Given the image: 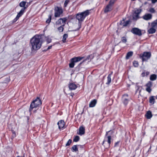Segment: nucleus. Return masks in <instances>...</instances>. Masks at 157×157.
I'll list each match as a JSON object with an SVG mask.
<instances>
[{
  "label": "nucleus",
  "mask_w": 157,
  "mask_h": 157,
  "mask_svg": "<svg viewBox=\"0 0 157 157\" xmlns=\"http://www.w3.org/2000/svg\"><path fill=\"white\" fill-rule=\"evenodd\" d=\"M123 99L125 104H126L128 102V95L127 94H124L123 97Z\"/></svg>",
  "instance_id": "16"
},
{
  "label": "nucleus",
  "mask_w": 157,
  "mask_h": 157,
  "mask_svg": "<svg viewBox=\"0 0 157 157\" xmlns=\"http://www.w3.org/2000/svg\"><path fill=\"white\" fill-rule=\"evenodd\" d=\"M118 144V142L116 143L115 144V146H116Z\"/></svg>",
  "instance_id": "44"
},
{
  "label": "nucleus",
  "mask_w": 157,
  "mask_h": 157,
  "mask_svg": "<svg viewBox=\"0 0 157 157\" xmlns=\"http://www.w3.org/2000/svg\"><path fill=\"white\" fill-rule=\"evenodd\" d=\"M96 102L97 101L95 99H94L91 101L89 104L90 107H92L94 106L96 103Z\"/></svg>",
  "instance_id": "19"
},
{
  "label": "nucleus",
  "mask_w": 157,
  "mask_h": 157,
  "mask_svg": "<svg viewBox=\"0 0 157 157\" xmlns=\"http://www.w3.org/2000/svg\"><path fill=\"white\" fill-rule=\"evenodd\" d=\"M146 116L147 119H150L152 116L151 112L150 111H148L146 115Z\"/></svg>",
  "instance_id": "21"
},
{
  "label": "nucleus",
  "mask_w": 157,
  "mask_h": 157,
  "mask_svg": "<svg viewBox=\"0 0 157 157\" xmlns=\"http://www.w3.org/2000/svg\"><path fill=\"white\" fill-rule=\"evenodd\" d=\"M52 48V45L49 46L48 47V48H47V50H49V49H51Z\"/></svg>",
  "instance_id": "42"
},
{
  "label": "nucleus",
  "mask_w": 157,
  "mask_h": 157,
  "mask_svg": "<svg viewBox=\"0 0 157 157\" xmlns=\"http://www.w3.org/2000/svg\"><path fill=\"white\" fill-rule=\"evenodd\" d=\"M146 86H147L146 88V91L149 93H150L151 91V89L150 88L152 86L151 82H149L147 83Z\"/></svg>",
  "instance_id": "13"
},
{
  "label": "nucleus",
  "mask_w": 157,
  "mask_h": 157,
  "mask_svg": "<svg viewBox=\"0 0 157 157\" xmlns=\"http://www.w3.org/2000/svg\"><path fill=\"white\" fill-rule=\"evenodd\" d=\"M79 137L78 136H76L73 140V141L75 142H77L79 140Z\"/></svg>",
  "instance_id": "32"
},
{
  "label": "nucleus",
  "mask_w": 157,
  "mask_h": 157,
  "mask_svg": "<svg viewBox=\"0 0 157 157\" xmlns=\"http://www.w3.org/2000/svg\"><path fill=\"white\" fill-rule=\"evenodd\" d=\"M69 89L71 90H74L77 87V86L74 83H70L69 85Z\"/></svg>",
  "instance_id": "15"
},
{
  "label": "nucleus",
  "mask_w": 157,
  "mask_h": 157,
  "mask_svg": "<svg viewBox=\"0 0 157 157\" xmlns=\"http://www.w3.org/2000/svg\"><path fill=\"white\" fill-rule=\"evenodd\" d=\"M26 2H22L20 3L19 6L21 7H24V9L26 8V7H25V4Z\"/></svg>",
  "instance_id": "25"
},
{
  "label": "nucleus",
  "mask_w": 157,
  "mask_h": 157,
  "mask_svg": "<svg viewBox=\"0 0 157 157\" xmlns=\"http://www.w3.org/2000/svg\"><path fill=\"white\" fill-rule=\"evenodd\" d=\"M133 54L132 52H128L126 56V58L127 59H128L130 57L132 56Z\"/></svg>",
  "instance_id": "22"
},
{
  "label": "nucleus",
  "mask_w": 157,
  "mask_h": 157,
  "mask_svg": "<svg viewBox=\"0 0 157 157\" xmlns=\"http://www.w3.org/2000/svg\"><path fill=\"white\" fill-rule=\"evenodd\" d=\"M72 142V140L69 139L66 144V146H67L69 145Z\"/></svg>",
  "instance_id": "35"
},
{
  "label": "nucleus",
  "mask_w": 157,
  "mask_h": 157,
  "mask_svg": "<svg viewBox=\"0 0 157 157\" xmlns=\"http://www.w3.org/2000/svg\"><path fill=\"white\" fill-rule=\"evenodd\" d=\"M24 12V10L21 9L18 13L16 17L14 19L13 21L15 22L23 14Z\"/></svg>",
  "instance_id": "9"
},
{
  "label": "nucleus",
  "mask_w": 157,
  "mask_h": 157,
  "mask_svg": "<svg viewBox=\"0 0 157 157\" xmlns=\"http://www.w3.org/2000/svg\"><path fill=\"white\" fill-rule=\"evenodd\" d=\"M55 9L56 11L55 13V16L56 17H59L63 13L62 10L58 7H57Z\"/></svg>",
  "instance_id": "7"
},
{
  "label": "nucleus",
  "mask_w": 157,
  "mask_h": 157,
  "mask_svg": "<svg viewBox=\"0 0 157 157\" xmlns=\"http://www.w3.org/2000/svg\"><path fill=\"white\" fill-rule=\"evenodd\" d=\"M121 40L123 42L125 43L127 42V39L125 37H122Z\"/></svg>",
  "instance_id": "38"
},
{
  "label": "nucleus",
  "mask_w": 157,
  "mask_h": 157,
  "mask_svg": "<svg viewBox=\"0 0 157 157\" xmlns=\"http://www.w3.org/2000/svg\"><path fill=\"white\" fill-rule=\"evenodd\" d=\"M71 63H70L69 64V66L70 68H73L74 67L75 63L73 62H72V61H71Z\"/></svg>",
  "instance_id": "30"
},
{
  "label": "nucleus",
  "mask_w": 157,
  "mask_h": 157,
  "mask_svg": "<svg viewBox=\"0 0 157 157\" xmlns=\"http://www.w3.org/2000/svg\"><path fill=\"white\" fill-rule=\"evenodd\" d=\"M41 104V101L38 98H37L35 100L33 101L31 103L29 110L31 111L34 108H36L40 105Z\"/></svg>",
  "instance_id": "3"
},
{
  "label": "nucleus",
  "mask_w": 157,
  "mask_h": 157,
  "mask_svg": "<svg viewBox=\"0 0 157 157\" xmlns=\"http://www.w3.org/2000/svg\"><path fill=\"white\" fill-rule=\"evenodd\" d=\"M63 26H60L58 28V30L59 32H62L63 30Z\"/></svg>",
  "instance_id": "31"
},
{
  "label": "nucleus",
  "mask_w": 157,
  "mask_h": 157,
  "mask_svg": "<svg viewBox=\"0 0 157 157\" xmlns=\"http://www.w3.org/2000/svg\"><path fill=\"white\" fill-rule=\"evenodd\" d=\"M105 142H106V140H105L103 141V143H102V144L103 145H104V143H105Z\"/></svg>",
  "instance_id": "43"
},
{
  "label": "nucleus",
  "mask_w": 157,
  "mask_h": 157,
  "mask_svg": "<svg viewBox=\"0 0 157 157\" xmlns=\"http://www.w3.org/2000/svg\"><path fill=\"white\" fill-rule=\"evenodd\" d=\"M152 2L153 3H154L157 1V0H151Z\"/></svg>",
  "instance_id": "41"
},
{
  "label": "nucleus",
  "mask_w": 157,
  "mask_h": 157,
  "mask_svg": "<svg viewBox=\"0 0 157 157\" xmlns=\"http://www.w3.org/2000/svg\"><path fill=\"white\" fill-rule=\"evenodd\" d=\"M67 19L66 18H60L56 21V24L57 25H61L62 26H64L66 23Z\"/></svg>",
  "instance_id": "6"
},
{
  "label": "nucleus",
  "mask_w": 157,
  "mask_h": 157,
  "mask_svg": "<svg viewBox=\"0 0 157 157\" xmlns=\"http://www.w3.org/2000/svg\"><path fill=\"white\" fill-rule=\"evenodd\" d=\"M67 36L68 35L67 34H65L63 35L62 41L63 43L66 42V40Z\"/></svg>",
  "instance_id": "23"
},
{
  "label": "nucleus",
  "mask_w": 157,
  "mask_h": 157,
  "mask_svg": "<svg viewBox=\"0 0 157 157\" xmlns=\"http://www.w3.org/2000/svg\"><path fill=\"white\" fill-rule=\"evenodd\" d=\"M152 15L150 13H147L144 15L143 17V18L146 20H150L152 18Z\"/></svg>",
  "instance_id": "12"
},
{
  "label": "nucleus",
  "mask_w": 157,
  "mask_h": 157,
  "mask_svg": "<svg viewBox=\"0 0 157 157\" xmlns=\"http://www.w3.org/2000/svg\"><path fill=\"white\" fill-rule=\"evenodd\" d=\"M72 151H76L78 150V148L76 145H74L72 147Z\"/></svg>",
  "instance_id": "29"
},
{
  "label": "nucleus",
  "mask_w": 157,
  "mask_h": 157,
  "mask_svg": "<svg viewBox=\"0 0 157 157\" xmlns=\"http://www.w3.org/2000/svg\"><path fill=\"white\" fill-rule=\"evenodd\" d=\"M135 0H131V1H135Z\"/></svg>",
  "instance_id": "48"
},
{
  "label": "nucleus",
  "mask_w": 157,
  "mask_h": 157,
  "mask_svg": "<svg viewBox=\"0 0 157 157\" xmlns=\"http://www.w3.org/2000/svg\"><path fill=\"white\" fill-rule=\"evenodd\" d=\"M156 98L157 99V95L156 96Z\"/></svg>",
  "instance_id": "50"
},
{
  "label": "nucleus",
  "mask_w": 157,
  "mask_h": 157,
  "mask_svg": "<svg viewBox=\"0 0 157 157\" xmlns=\"http://www.w3.org/2000/svg\"><path fill=\"white\" fill-rule=\"evenodd\" d=\"M141 11L137 10L133 14V19L134 20H136L138 18L139 14L140 13Z\"/></svg>",
  "instance_id": "10"
},
{
  "label": "nucleus",
  "mask_w": 157,
  "mask_h": 157,
  "mask_svg": "<svg viewBox=\"0 0 157 157\" xmlns=\"http://www.w3.org/2000/svg\"><path fill=\"white\" fill-rule=\"evenodd\" d=\"M117 0H110V1L109 4H111V5L113 6L114 4V2L116 1Z\"/></svg>",
  "instance_id": "36"
},
{
  "label": "nucleus",
  "mask_w": 157,
  "mask_h": 157,
  "mask_svg": "<svg viewBox=\"0 0 157 157\" xmlns=\"http://www.w3.org/2000/svg\"><path fill=\"white\" fill-rule=\"evenodd\" d=\"M148 12L151 13H155V10L154 8H151L149 10Z\"/></svg>",
  "instance_id": "33"
},
{
  "label": "nucleus",
  "mask_w": 157,
  "mask_h": 157,
  "mask_svg": "<svg viewBox=\"0 0 157 157\" xmlns=\"http://www.w3.org/2000/svg\"><path fill=\"white\" fill-rule=\"evenodd\" d=\"M17 157H24V156H18Z\"/></svg>",
  "instance_id": "47"
},
{
  "label": "nucleus",
  "mask_w": 157,
  "mask_h": 157,
  "mask_svg": "<svg viewBox=\"0 0 157 157\" xmlns=\"http://www.w3.org/2000/svg\"><path fill=\"white\" fill-rule=\"evenodd\" d=\"M51 41V40L50 39H49V40H48V43H49Z\"/></svg>",
  "instance_id": "45"
},
{
  "label": "nucleus",
  "mask_w": 157,
  "mask_h": 157,
  "mask_svg": "<svg viewBox=\"0 0 157 157\" xmlns=\"http://www.w3.org/2000/svg\"><path fill=\"white\" fill-rule=\"evenodd\" d=\"M155 102V99L154 96H152L149 98V102L152 104H153Z\"/></svg>",
  "instance_id": "20"
},
{
  "label": "nucleus",
  "mask_w": 157,
  "mask_h": 157,
  "mask_svg": "<svg viewBox=\"0 0 157 157\" xmlns=\"http://www.w3.org/2000/svg\"><path fill=\"white\" fill-rule=\"evenodd\" d=\"M69 1L68 0H66L65 1V2L64 3V6L65 7H66L67 6V5L68 4L69 2Z\"/></svg>",
  "instance_id": "40"
},
{
  "label": "nucleus",
  "mask_w": 157,
  "mask_h": 157,
  "mask_svg": "<svg viewBox=\"0 0 157 157\" xmlns=\"http://www.w3.org/2000/svg\"><path fill=\"white\" fill-rule=\"evenodd\" d=\"M51 15H49V16L48 18L46 21V22L48 23H49L51 21Z\"/></svg>",
  "instance_id": "39"
},
{
  "label": "nucleus",
  "mask_w": 157,
  "mask_h": 157,
  "mask_svg": "<svg viewBox=\"0 0 157 157\" xmlns=\"http://www.w3.org/2000/svg\"><path fill=\"white\" fill-rule=\"evenodd\" d=\"M82 59V58L75 57L72 58L71 60V61L75 63L80 61Z\"/></svg>",
  "instance_id": "18"
},
{
  "label": "nucleus",
  "mask_w": 157,
  "mask_h": 157,
  "mask_svg": "<svg viewBox=\"0 0 157 157\" xmlns=\"http://www.w3.org/2000/svg\"><path fill=\"white\" fill-rule=\"evenodd\" d=\"M131 32L133 33L138 35L141 36L142 35L141 31L140 29L137 28H133Z\"/></svg>",
  "instance_id": "8"
},
{
  "label": "nucleus",
  "mask_w": 157,
  "mask_h": 157,
  "mask_svg": "<svg viewBox=\"0 0 157 157\" xmlns=\"http://www.w3.org/2000/svg\"><path fill=\"white\" fill-rule=\"evenodd\" d=\"M111 137L110 136H108L107 137V142H108V143L109 146V144H110L111 143Z\"/></svg>",
  "instance_id": "34"
},
{
  "label": "nucleus",
  "mask_w": 157,
  "mask_h": 157,
  "mask_svg": "<svg viewBox=\"0 0 157 157\" xmlns=\"http://www.w3.org/2000/svg\"><path fill=\"white\" fill-rule=\"evenodd\" d=\"M89 14V11L88 10H86L83 12L79 13L76 14V18L79 21L78 24V27L75 31L79 29L81 27V22H82L86 16L88 15Z\"/></svg>",
  "instance_id": "2"
},
{
  "label": "nucleus",
  "mask_w": 157,
  "mask_h": 157,
  "mask_svg": "<svg viewBox=\"0 0 157 157\" xmlns=\"http://www.w3.org/2000/svg\"><path fill=\"white\" fill-rule=\"evenodd\" d=\"M144 73H143L142 74V75H144Z\"/></svg>",
  "instance_id": "49"
},
{
  "label": "nucleus",
  "mask_w": 157,
  "mask_h": 157,
  "mask_svg": "<svg viewBox=\"0 0 157 157\" xmlns=\"http://www.w3.org/2000/svg\"><path fill=\"white\" fill-rule=\"evenodd\" d=\"M58 125L59 126V129L63 128L65 125V123L64 121L61 120L59 121L58 123Z\"/></svg>",
  "instance_id": "14"
},
{
  "label": "nucleus",
  "mask_w": 157,
  "mask_h": 157,
  "mask_svg": "<svg viewBox=\"0 0 157 157\" xmlns=\"http://www.w3.org/2000/svg\"><path fill=\"white\" fill-rule=\"evenodd\" d=\"M108 132H106V135H108Z\"/></svg>",
  "instance_id": "46"
},
{
  "label": "nucleus",
  "mask_w": 157,
  "mask_h": 157,
  "mask_svg": "<svg viewBox=\"0 0 157 157\" xmlns=\"http://www.w3.org/2000/svg\"><path fill=\"white\" fill-rule=\"evenodd\" d=\"M153 26L157 27V19L152 22Z\"/></svg>",
  "instance_id": "28"
},
{
  "label": "nucleus",
  "mask_w": 157,
  "mask_h": 157,
  "mask_svg": "<svg viewBox=\"0 0 157 157\" xmlns=\"http://www.w3.org/2000/svg\"><path fill=\"white\" fill-rule=\"evenodd\" d=\"M113 6L109 3L105 9V12L106 13L111 11L112 10Z\"/></svg>",
  "instance_id": "11"
},
{
  "label": "nucleus",
  "mask_w": 157,
  "mask_h": 157,
  "mask_svg": "<svg viewBox=\"0 0 157 157\" xmlns=\"http://www.w3.org/2000/svg\"><path fill=\"white\" fill-rule=\"evenodd\" d=\"M151 56V53L150 52H144L141 55H140V56L142 57L143 61H146L149 59Z\"/></svg>",
  "instance_id": "4"
},
{
  "label": "nucleus",
  "mask_w": 157,
  "mask_h": 157,
  "mask_svg": "<svg viewBox=\"0 0 157 157\" xmlns=\"http://www.w3.org/2000/svg\"><path fill=\"white\" fill-rule=\"evenodd\" d=\"M111 82V75L109 74L108 75L107 77V82L106 84H109Z\"/></svg>",
  "instance_id": "27"
},
{
  "label": "nucleus",
  "mask_w": 157,
  "mask_h": 157,
  "mask_svg": "<svg viewBox=\"0 0 157 157\" xmlns=\"http://www.w3.org/2000/svg\"><path fill=\"white\" fill-rule=\"evenodd\" d=\"M133 64L135 67H137L139 65L138 62L136 61H134L133 62Z\"/></svg>",
  "instance_id": "37"
},
{
  "label": "nucleus",
  "mask_w": 157,
  "mask_h": 157,
  "mask_svg": "<svg viewBox=\"0 0 157 157\" xmlns=\"http://www.w3.org/2000/svg\"><path fill=\"white\" fill-rule=\"evenodd\" d=\"M149 24V27L147 30V32L149 34H153L155 33L156 31L155 27H154L152 25L151 23L150 25V23H148Z\"/></svg>",
  "instance_id": "5"
},
{
  "label": "nucleus",
  "mask_w": 157,
  "mask_h": 157,
  "mask_svg": "<svg viewBox=\"0 0 157 157\" xmlns=\"http://www.w3.org/2000/svg\"><path fill=\"white\" fill-rule=\"evenodd\" d=\"M157 76L155 74H153L151 75L150 77V79L152 81H154L156 79Z\"/></svg>",
  "instance_id": "26"
},
{
  "label": "nucleus",
  "mask_w": 157,
  "mask_h": 157,
  "mask_svg": "<svg viewBox=\"0 0 157 157\" xmlns=\"http://www.w3.org/2000/svg\"><path fill=\"white\" fill-rule=\"evenodd\" d=\"M41 44L40 37L39 36H36L30 40V45L32 50H36L39 49L40 48Z\"/></svg>",
  "instance_id": "1"
},
{
  "label": "nucleus",
  "mask_w": 157,
  "mask_h": 157,
  "mask_svg": "<svg viewBox=\"0 0 157 157\" xmlns=\"http://www.w3.org/2000/svg\"><path fill=\"white\" fill-rule=\"evenodd\" d=\"M85 133V129L84 128L82 127H80L79 128V134L80 135H83Z\"/></svg>",
  "instance_id": "17"
},
{
  "label": "nucleus",
  "mask_w": 157,
  "mask_h": 157,
  "mask_svg": "<svg viewBox=\"0 0 157 157\" xmlns=\"http://www.w3.org/2000/svg\"><path fill=\"white\" fill-rule=\"evenodd\" d=\"M129 21H127L125 22H124V21H123L121 23V25H123L124 26H125L129 24Z\"/></svg>",
  "instance_id": "24"
}]
</instances>
